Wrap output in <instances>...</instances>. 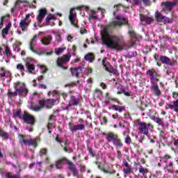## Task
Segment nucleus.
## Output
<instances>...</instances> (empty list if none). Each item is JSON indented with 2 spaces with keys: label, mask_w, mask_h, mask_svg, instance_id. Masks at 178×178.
Segmentation results:
<instances>
[{
  "label": "nucleus",
  "mask_w": 178,
  "mask_h": 178,
  "mask_svg": "<svg viewBox=\"0 0 178 178\" xmlns=\"http://www.w3.org/2000/svg\"><path fill=\"white\" fill-rule=\"evenodd\" d=\"M115 19L116 20L104 26L102 31V42L110 49L123 51L124 46L120 43L123 41V36L111 35L109 34V31L111 29H120L122 26H127L129 31H133V26L129 24V20L123 15H118Z\"/></svg>",
  "instance_id": "nucleus-1"
},
{
  "label": "nucleus",
  "mask_w": 178,
  "mask_h": 178,
  "mask_svg": "<svg viewBox=\"0 0 178 178\" xmlns=\"http://www.w3.org/2000/svg\"><path fill=\"white\" fill-rule=\"evenodd\" d=\"M13 118L15 119L19 118L21 120H23L24 123L31 126V127H33V126H35V123H37L35 117L30 114L27 111H24L22 114V110H14Z\"/></svg>",
  "instance_id": "nucleus-2"
},
{
  "label": "nucleus",
  "mask_w": 178,
  "mask_h": 178,
  "mask_svg": "<svg viewBox=\"0 0 178 178\" xmlns=\"http://www.w3.org/2000/svg\"><path fill=\"white\" fill-rule=\"evenodd\" d=\"M15 92H11L10 90L8 91V96L9 98L13 97H27L29 94V89L26 87V83H22L20 81H17L14 83Z\"/></svg>",
  "instance_id": "nucleus-3"
},
{
  "label": "nucleus",
  "mask_w": 178,
  "mask_h": 178,
  "mask_svg": "<svg viewBox=\"0 0 178 178\" xmlns=\"http://www.w3.org/2000/svg\"><path fill=\"white\" fill-rule=\"evenodd\" d=\"M70 58H72V55L70 54H64L62 57H58L56 61L57 67H60V69H63V70H67L69 66L65 65L70 62Z\"/></svg>",
  "instance_id": "nucleus-4"
},
{
  "label": "nucleus",
  "mask_w": 178,
  "mask_h": 178,
  "mask_svg": "<svg viewBox=\"0 0 178 178\" xmlns=\"http://www.w3.org/2000/svg\"><path fill=\"white\" fill-rule=\"evenodd\" d=\"M149 127L153 129L154 125H152L151 123L147 124V122H139L138 123V131L140 133V134H144V136H148V134L149 133Z\"/></svg>",
  "instance_id": "nucleus-5"
},
{
  "label": "nucleus",
  "mask_w": 178,
  "mask_h": 178,
  "mask_svg": "<svg viewBox=\"0 0 178 178\" xmlns=\"http://www.w3.org/2000/svg\"><path fill=\"white\" fill-rule=\"evenodd\" d=\"M38 38V35H35L33 38L31 39L30 43H29V49L30 50L33 52L34 54H36L37 55L41 56V55H52V51L45 52V51H37V50L34 49V47H35V40Z\"/></svg>",
  "instance_id": "nucleus-6"
},
{
  "label": "nucleus",
  "mask_w": 178,
  "mask_h": 178,
  "mask_svg": "<svg viewBox=\"0 0 178 178\" xmlns=\"http://www.w3.org/2000/svg\"><path fill=\"white\" fill-rule=\"evenodd\" d=\"M108 58L105 57L102 60V65L104 67V69H105L106 72H108V73H112V70L115 74H118V70H113V66L111 65V63L109 61H107Z\"/></svg>",
  "instance_id": "nucleus-7"
},
{
  "label": "nucleus",
  "mask_w": 178,
  "mask_h": 178,
  "mask_svg": "<svg viewBox=\"0 0 178 178\" xmlns=\"http://www.w3.org/2000/svg\"><path fill=\"white\" fill-rule=\"evenodd\" d=\"M146 74L149 76L151 83H152V81H159V79H158V77H160L161 75L158 74V72H156L155 69L152 68L148 70Z\"/></svg>",
  "instance_id": "nucleus-8"
},
{
  "label": "nucleus",
  "mask_w": 178,
  "mask_h": 178,
  "mask_svg": "<svg viewBox=\"0 0 178 178\" xmlns=\"http://www.w3.org/2000/svg\"><path fill=\"white\" fill-rule=\"evenodd\" d=\"M151 84L152 85L150 87V90L152 92H153V94L156 95V97H161V95H162V92L161 91V89H159V86L158 85V82L152 81Z\"/></svg>",
  "instance_id": "nucleus-9"
},
{
  "label": "nucleus",
  "mask_w": 178,
  "mask_h": 178,
  "mask_svg": "<svg viewBox=\"0 0 178 178\" xmlns=\"http://www.w3.org/2000/svg\"><path fill=\"white\" fill-rule=\"evenodd\" d=\"M54 99H40L38 102L39 105H42L43 108H47V109H52L54 106Z\"/></svg>",
  "instance_id": "nucleus-10"
},
{
  "label": "nucleus",
  "mask_w": 178,
  "mask_h": 178,
  "mask_svg": "<svg viewBox=\"0 0 178 178\" xmlns=\"http://www.w3.org/2000/svg\"><path fill=\"white\" fill-rule=\"evenodd\" d=\"M38 140L40 138H35V139H29V140H26L24 138L22 139V142L25 145H29L31 147H34L35 148H37L38 147Z\"/></svg>",
  "instance_id": "nucleus-11"
},
{
  "label": "nucleus",
  "mask_w": 178,
  "mask_h": 178,
  "mask_svg": "<svg viewBox=\"0 0 178 178\" xmlns=\"http://www.w3.org/2000/svg\"><path fill=\"white\" fill-rule=\"evenodd\" d=\"M102 136H106V140L108 143H113L118 138L119 136L118 134L113 132H108V134L103 132Z\"/></svg>",
  "instance_id": "nucleus-12"
},
{
  "label": "nucleus",
  "mask_w": 178,
  "mask_h": 178,
  "mask_svg": "<svg viewBox=\"0 0 178 178\" xmlns=\"http://www.w3.org/2000/svg\"><path fill=\"white\" fill-rule=\"evenodd\" d=\"M140 21L142 22H145L147 24H152L154 22H155V19L152 17H148L147 15H145L144 14H140L139 15Z\"/></svg>",
  "instance_id": "nucleus-13"
},
{
  "label": "nucleus",
  "mask_w": 178,
  "mask_h": 178,
  "mask_svg": "<svg viewBox=\"0 0 178 178\" xmlns=\"http://www.w3.org/2000/svg\"><path fill=\"white\" fill-rule=\"evenodd\" d=\"M47 13H48V10L46 8H42L39 10V14L37 17L38 24L40 25L42 23V20L45 17Z\"/></svg>",
  "instance_id": "nucleus-14"
},
{
  "label": "nucleus",
  "mask_w": 178,
  "mask_h": 178,
  "mask_svg": "<svg viewBox=\"0 0 178 178\" xmlns=\"http://www.w3.org/2000/svg\"><path fill=\"white\" fill-rule=\"evenodd\" d=\"M67 163L68 165L69 170H70L72 172V176H74V177L79 176V170H77L74 163H73V162H72L69 160Z\"/></svg>",
  "instance_id": "nucleus-15"
},
{
  "label": "nucleus",
  "mask_w": 178,
  "mask_h": 178,
  "mask_svg": "<svg viewBox=\"0 0 178 178\" xmlns=\"http://www.w3.org/2000/svg\"><path fill=\"white\" fill-rule=\"evenodd\" d=\"M176 5H177V0H175L173 2L165 1L161 3V6L165 8V9H168V10H172Z\"/></svg>",
  "instance_id": "nucleus-16"
},
{
  "label": "nucleus",
  "mask_w": 178,
  "mask_h": 178,
  "mask_svg": "<svg viewBox=\"0 0 178 178\" xmlns=\"http://www.w3.org/2000/svg\"><path fill=\"white\" fill-rule=\"evenodd\" d=\"M83 67H76L75 68H70L72 76L79 77L81 73H83Z\"/></svg>",
  "instance_id": "nucleus-17"
},
{
  "label": "nucleus",
  "mask_w": 178,
  "mask_h": 178,
  "mask_svg": "<svg viewBox=\"0 0 178 178\" xmlns=\"http://www.w3.org/2000/svg\"><path fill=\"white\" fill-rule=\"evenodd\" d=\"M122 166H124L127 168H123L122 172L124 175H130L131 173V166L129 165V163L126 159H124L122 161Z\"/></svg>",
  "instance_id": "nucleus-18"
},
{
  "label": "nucleus",
  "mask_w": 178,
  "mask_h": 178,
  "mask_svg": "<svg viewBox=\"0 0 178 178\" xmlns=\"http://www.w3.org/2000/svg\"><path fill=\"white\" fill-rule=\"evenodd\" d=\"M160 60L161 63H163L164 65H168L169 66H175V63L172 62L170 60V58H169V57L168 56H161Z\"/></svg>",
  "instance_id": "nucleus-19"
},
{
  "label": "nucleus",
  "mask_w": 178,
  "mask_h": 178,
  "mask_svg": "<svg viewBox=\"0 0 178 178\" xmlns=\"http://www.w3.org/2000/svg\"><path fill=\"white\" fill-rule=\"evenodd\" d=\"M80 104V99L75 96H71L69 101V106H77Z\"/></svg>",
  "instance_id": "nucleus-20"
},
{
  "label": "nucleus",
  "mask_w": 178,
  "mask_h": 178,
  "mask_svg": "<svg viewBox=\"0 0 178 178\" xmlns=\"http://www.w3.org/2000/svg\"><path fill=\"white\" fill-rule=\"evenodd\" d=\"M165 109H171L178 113V99L172 102V104H168V107H165Z\"/></svg>",
  "instance_id": "nucleus-21"
},
{
  "label": "nucleus",
  "mask_w": 178,
  "mask_h": 178,
  "mask_svg": "<svg viewBox=\"0 0 178 178\" xmlns=\"http://www.w3.org/2000/svg\"><path fill=\"white\" fill-rule=\"evenodd\" d=\"M106 99L107 102H109V101H111L112 102H116L117 104H118V105H123V104H122V102L119 101V99L111 97L109 95V92H106Z\"/></svg>",
  "instance_id": "nucleus-22"
},
{
  "label": "nucleus",
  "mask_w": 178,
  "mask_h": 178,
  "mask_svg": "<svg viewBox=\"0 0 178 178\" xmlns=\"http://www.w3.org/2000/svg\"><path fill=\"white\" fill-rule=\"evenodd\" d=\"M113 145L115 147L116 149L122 148L123 147L122 139L119 136H117V138L113 142Z\"/></svg>",
  "instance_id": "nucleus-23"
},
{
  "label": "nucleus",
  "mask_w": 178,
  "mask_h": 178,
  "mask_svg": "<svg viewBox=\"0 0 178 178\" xmlns=\"http://www.w3.org/2000/svg\"><path fill=\"white\" fill-rule=\"evenodd\" d=\"M76 9V8H72L70 11V15H69V20L70 23H73L74 20H76V18L77 17V14L76 12H74V10Z\"/></svg>",
  "instance_id": "nucleus-24"
},
{
  "label": "nucleus",
  "mask_w": 178,
  "mask_h": 178,
  "mask_svg": "<svg viewBox=\"0 0 178 178\" xmlns=\"http://www.w3.org/2000/svg\"><path fill=\"white\" fill-rule=\"evenodd\" d=\"M40 41L43 45H49L52 41V35L44 36Z\"/></svg>",
  "instance_id": "nucleus-25"
},
{
  "label": "nucleus",
  "mask_w": 178,
  "mask_h": 178,
  "mask_svg": "<svg viewBox=\"0 0 178 178\" xmlns=\"http://www.w3.org/2000/svg\"><path fill=\"white\" fill-rule=\"evenodd\" d=\"M154 17L158 23H162L165 15H163L159 11L156 10L154 13Z\"/></svg>",
  "instance_id": "nucleus-26"
},
{
  "label": "nucleus",
  "mask_w": 178,
  "mask_h": 178,
  "mask_svg": "<svg viewBox=\"0 0 178 178\" xmlns=\"http://www.w3.org/2000/svg\"><path fill=\"white\" fill-rule=\"evenodd\" d=\"M30 26V22L26 20H22L19 23V27L21 28L22 31H27V27Z\"/></svg>",
  "instance_id": "nucleus-27"
},
{
  "label": "nucleus",
  "mask_w": 178,
  "mask_h": 178,
  "mask_svg": "<svg viewBox=\"0 0 178 178\" xmlns=\"http://www.w3.org/2000/svg\"><path fill=\"white\" fill-rule=\"evenodd\" d=\"M84 59L89 62V63H92L95 60V55L92 53H88L84 56Z\"/></svg>",
  "instance_id": "nucleus-28"
},
{
  "label": "nucleus",
  "mask_w": 178,
  "mask_h": 178,
  "mask_svg": "<svg viewBox=\"0 0 178 178\" xmlns=\"http://www.w3.org/2000/svg\"><path fill=\"white\" fill-rule=\"evenodd\" d=\"M10 27H12V24L8 23L4 29L1 31L2 37L5 38L6 35L9 34V30H10Z\"/></svg>",
  "instance_id": "nucleus-29"
},
{
  "label": "nucleus",
  "mask_w": 178,
  "mask_h": 178,
  "mask_svg": "<svg viewBox=\"0 0 178 178\" xmlns=\"http://www.w3.org/2000/svg\"><path fill=\"white\" fill-rule=\"evenodd\" d=\"M124 143L125 144H127V145H134V147H138V145H137V143H133L131 140V137H130V136L127 135L125 138H124Z\"/></svg>",
  "instance_id": "nucleus-30"
},
{
  "label": "nucleus",
  "mask_w": 178,
  "mask_h": 178,
  "mask_svg": "<svg viewBox=\"0 0 178 178\" xmlns=\"http://www.w3.org/2000/svg\"><path fill=\"white\" fill-rule=\"evenodd\" d=\"M76 130H86V126L83 124H76L74 125L72 128H71V131H76Z\"/></svg>",
  "instance_id": "nucleus-31"
},
{
  "label": "nucleus",
  "mask_w": 178,
  "mask_h": 178,
  "mask_svg": "<svg viewBox=\"0 0 178 178\" xmlns=\"http://www.w3.org/2000/svg\"><path fill=\"white\" fill-rule=\"evenodd\" d=\"M70 144L69 143H67V140H65L64 142V145L63 147H62V148H63V151H65V152H68L69 154H72V152H73V149L72 148H67V147H69Z\"/></svg>",
  "instance_id": "nucleus-32"
},
{
  "label": "nucleus",
  "mask_w": 178,
  "mask_h": 178,
  "mask_svg": "<svg viewBox=\"0 0 178 178\" xmlns=\"http://www.w3.org/2000/svg\"><path fill=\"white\" fill-rule=\"evenodd\" d=\"M0 137L5 140H9V134L2 129H0Z\"/></svg>",
  "instance_id": "nucleus-33"
},
{
  "label": "nucleus",
  "mask_w": 178,
  "mask_h": 178,
  "mask_svg": "<svg viewBox=\"0 0 178 178\" xmlns=\"http://www.w3.org/2000/svg\"><path fill=\"white\" fill-rule=\"evenodd\" d=\"M25 67L29 73H33V72L35 70V65H34V64L26 63Z\"/></svg>",
  "instance_id": "nucleus-34"
},
{
  "label": "nucleus",
  "mask_w": 178,
  "mask_h": 178,
  "mask_svg": "<svg viewBox=\"0 0 178 178\" xmlns=\"http://www.w3.org/2000/svg\"><path fill=\"white\" fill-rule=\"evenodd\" d=\"M152 120H154L155 123H157L159 126H165V123H163V120H162V118L154 117L152 118Z\"/></svg>",
  "instance_id": "nucleus-35"
},
{
  "label": "nucleus",
  "mask_w": 178,
  "mask_h": 178,
  "mask_svg": "<svg viewBox=\"0 0 178 178\" xmlns=\"http://www.w3.org/2000/svg\"><path fill=\"white\" fill-rule=\"evenodd\" d=\"M39 155L41 158H44V156H48V149L43 148L40 150Z\"/></svg>",
  "instance_id": "nucleus-36"
},
{
  "label": "nucleus",
  "mask_w": 178,
  "mask_h": 178,
  "mask_svg": "<svg viewBox=\"0 0 178 178\" xmlns=\"http://www.w3.org/2000/svg\"><path fill=\"white\" fill-rule=\"evenodd\" d=\"M6 73H8V71H6V69L5 67H1L0 68V78L6 77Z\"/></svg>",
  "instance_id": "nucleus-37"
},
{
  "label": "nucleus",
  "mask_w": 178,
  "mask_h": 178,
  "mask_svg": "<svg viewBox=\"0 0 178 178\" xmlns=\"http://www.w3.org/2000/svg\"><path fill=\"white\" fill-rule=\"evenodd\" d=\"M17 70H19V72H22V76H23V74H24V72H26V69L24 68V65H23L21 63H19V64L17 65Z\"/></svg>",
  "instance_id": "nucleus-38"
},
{
  "label": "nucleus",
  "mask_w": 178,
  "mask_h": 178,
  "mask_svg": "<svg viewBox=\"0 0 178 178\" xmlns=\"http://www.w3.org/2000/svg\"><path fill=\"white\" fill-rule=\"evenodd\" d=\"M163 22L164 23V24H172L173 19H172V18H169L166 16L164 15V18L163 19Z\"/></svg>",
  "instance_id": "nucleus-39"
},
{
  "label": "nucleus",
  "mask_w": 178,
  "mask_h": 178,
  "mask_svg": "<svg viewBox=\"0 0 178 178\" xmlns=\"http://www.w3.org/2000/svg\"><path fill=\"white\" fill-rule=\"evenodd\" d=\"M31 109L35 112H40V111H41L42 109H44V107L42 105L35 106H32Z\"/></svg>",
  "instance_id": "nucleus-40"
},
{
  "label": "nucleus",
  "mask_w": 178,
  "mask_h": 178,
  "mask_svg": "<svg viewBox=\"0 0 178 178\" xmlns=\"http://www.w3.org/2000/svg\"><path fill=\"white\" fill-rule=\"evenodd\" d=\"M118 90H120V91H121V92L122 94H124V95H125V97H131V95L130 94V92H126V89L123 88H118Z\"/></svg>",
  "instance_id": "nucleus-41"
},
{
  "label": "nucleus",
  "mask_w": 178,
  "mask_h": 178,
  "mask_svg": "<svg viewBox=\"0 0 178 178\" xmlns=\"http://www.w3.org/2000/svg\"><path fill=\"white\" fill-rule=\"evenodd\" d=\"M139 173H142L143 176H145V175L148 173V170L146 168H144V167L140 166L139 168Z\"/></svg>",
  "instance_id": "nucleus-42"
},
{
  "label": "nucleus",
  "mask_w": 178,
  "mask_h": 178,
  "mask_svg": "<svg viewBox=\"0 0 178 178\" xmlns=\"http://www.w3.org/2000/svg\"><path fill=\"white\" fill-rule=\"evenodd\" d=\"M38 66L40 67L42 73L44 74V73H47L48 72V68L45 65H41L40 64H38Z\"/></svg>",
  "instance_id": "nucleus-43"
},
{
  "label": "nucleus",
  "mask_w": 178,
  "mask_h": 178,
  "mask_svg": "<svg viewBox=\"0 0 178 178\" xmlns=\"http://www.w3.org/2000/svg\"><path fill=\"white\" fill-rule=\"evenodd\" d=\"M5 52L7 58H9V56H12V51H10V49H9V47L6 46L5 47Z\"/></svg>",
  "instance_id": "nucleus-44"
},
{
  "label": "nucleus",
  "mask_w": 178,
  "mask_h": 178,
  "mask_svg": "<svg viewBox=\"0 0 178 178\" xmlns=\"http://www.w3.org/2000/svg\"><path fill=\"white\" fill-rule=\"evenodd\" d=\"M50 20H56V17L55 15H52L51 17H46V23L47 24L49 25Z\"/></svg>",
  "instance_id": "nucleus-45"
},
{
  "label": "nucleus",
  "mask_w": 178,
  "mask_h": 178,
  "mask_svg": "<svg viewBox=\"0 0 178 178\" xmlns=\"http://www.w3.org/2000/svg\"><path fill=\"white\" fill-rule=\"evenodd\" d=\"M67 161H69V160L66 157H63L57 161V162L61 165L65 163V162L67 163Z\"/></svg>",
  "instance_id": "nucleus-46"
},
{
  "label": "nucleus",
  "mask_w": 178,
  "mask_h": 178,
  "mask_svg": "<svg viewBox=\"0 0 178 178\" xmlns=\"http://www.w3.org/2000/svg\"><path fill=\"white\" fill-rule=\"evenodd\" d=\"M168 159H172V156H170L169 154H165L163 157V161L164 162V163H168Z\"/></svg>",
  "instance_id": "nucleus-47"
},
{
  "label": "nucleus",
  "mask_w": 178,
  "mask_h": 178,
  "mask_svg": "<svg viewBox=\"0 0 178 178\" xmlns=\"http://www.w3.org/2000/svg\"><path fill=\"white\" fill-rule=\"evenodd\" d=\"M63 51H65V49L63 48L59 47V48L55 49V54H56L57 55H60V54H62V52H63Z\"/></svg>",
  "instance_id": "nucleus-48"
},
{
  "label": "nucleus",
  "mask_w": 178,
  "mask_h": 178,
  "mask_svg": "<svg viewBox=\"0 0 178 178\" xmlns=\"http://www.w3.org/2000/svg\"><path fill=\"white\" fill-rule=\"evenodd\" d=\"M128 34L129 35L131 40H133V38H136V32H134V31H128Z\"/></svg>",
  "instance_id": "nucleus-49"
},
{
  "label": "nucleus",
  "mask_w": 178,
  "mask_h": 178,
  "mask_svg": "<svg viewBox=\"0 0 178 178\" xmlns=\"http://www.w3.org/2000/svg\"><path fill=\"white\" fill-rule=\"evenodd\" d=\"M6 176L7 178H19V175H10V172H7L6 174Z\"/></svg>",
  "instance_id": "nucleus-50"
},
{
  "label": "nucleus",
  "mask_w": 178,
  "mask_h": 178,
  "mask_svg": "<svg viewBox=\"0 0 178 178\" xmlns=\"http://www.w3.org/2000/svg\"><path fill=\"white\" fill-rule=\"evenodd\" d=\"M88 152L92 155V158H95L97 154H95V151L92 149V148H89L88 149Z\"/></svg>",
  "instance_id": "nucleus-51"
},
{
  "label": "nucleus",
  "mask_w": 178,
  "mask_h": 178,
  "mask_svg": "<svg viewBox=\"0 0 178 178\" xmlns=\"http://www.w3.org/2000/svg\"><path fill=\"white\" fill-rule=\"evenodd\" d=\"M172 140L174 143V145L175 147H178V139H176V138L173 137V136H171Z\"/></svg>",
  "instance_id": "nucleus-52"
},
{
  "label": "nucleus",
  "mask_w": 178,
  "mask_h": 178,
  "mask_svg": "<svg viewBox=\"0 0 178 178\" xmlns=\"http://www.w3.org/2000/svg\"><path fill=\"white\" fill-rule=\"evenodd\" d=\"M117 111H118V112H120V113H122V112H123V111H126V107H124V106H119L118 107V108H117Z\"/></svg>",
  "instance_id": "nucleus-53"
},
{
  "label": "nucleus",
  "mask_w": 178,
  "mask_h": 178,
  "mask_svg": "<svg viewBox=\"0 0 178 178\" xmlns=\"http://www.w3.org/2000/svg\"><path fill=\"white\" fill-rule=\"evenodd\" d=\"M6 17V16L1 17V21H0V29H2V27H3V20L5 19Z\"/></svg>",
  "instance_id": "nucleus-54"
},
{
  "label": "nucleus",
  "mask_w": 178,
  "mask_h": 178,
  "mask_svg": "<svg viewBox=\"0 0 178 178\" xmlns=\"http://www.w3.org/2000/svg\"><path fill=\"white\" fill-rule=\"evenodd\" d=\"M100 87H102V88H103V90H106L108 88V86L106 85V83L102 82L100 83Z\"/></svg>",
  "instance_id": "nucleus-55"
},
{
  "label": "nucleus",
  "mask_w": 178,
  "mask_h": 178,
  "mask_svg": "<svg viewBox=\"0 0 178 178\" xmlns=\"http://www.w3.org/2000/svg\"><path fill=\"white\" fill-rule=\"evenodd\" d=\"M172 97L174 98L175 99H177V98H178V92H172Z\"/></svg>",
  "instance_id": "nucleus-56"
},
{
  "label": "nucleus",
  "mask_w": 178,
  "mask_h": 178,
  "mask_svg": "<svg viewBox=\"0 0 178 178\" xmlns=\"http://www.w3.org/2000/svg\"><path fill=\"white\" fill-rule=\"evenodd\" d=\"M38 87L39 88H42V90H47V85L44 83H40Z\"/></svg>",
  "instance_id": "nucleus-57"
},
{
  "label": "nucleus",
  "mask_w": 178,
  "mask_h": 178,
  "mask_svg": "<svg viewBox=\"0 0 178 178\" xmlns=\"http://www.w3.org/2000/svg\"><path fill=\"white\" fill-rule=\"evenodd\" d=\"M118 159H120L122 157V152L120 150L117 151Z\"/></svg>",
  "instance_id": "nucleus-58"
},
{
  "label": "nucleus",
  "mask_w": 178,
  "mask_h": 178,
  "mask_svg": "<svg viewBox=\"0 0 178 178\" xmlns=\"http://www.w3.org/2000/svg\"><path fill=\"white\" fill-rule=\"evenodd\" d=\"M143 2L147 6H149V5H151V1L149 0H143Z\"/></svg>",
  "instance_id": "nucleus-59"
},
{
  "label": "nucleus",
  "mask_w": 178,
  "mask_h": 178,
  "mask_svg": "<svg viewBox=\"0 0 178 178\" xmlns=\"http://www.w3.org/2000/svg\"><path fill=\"white\" fill-rule=\"evenodd\" d=\"M80 172H81L82 173H84V172H86V165H80Z\"/></svg>",
  "instance_id": "nucleus-60"
},
{
  "label": "nucleus",
  "mask_w": 178,
  "mask_h": 178,
  "mask_svg": "<svg viewBox=\"0 0 178 178\" xmlns=\"http://www.w3.org/2000/svg\"><path fill=\"white\" fill-rule=\"evenodd\" d=\"M56 169H61L62 168V164H60L58 161H56Z\"/></svg>",
  "instance_id": "nucleus-61"
},
{
  "label": "nucleus",
  "mask_w": 178,
  "mask_h": 178,
  "mask_svg": "<svg viewBox=\"0 0 178 178\" xmlns=\"http://www.w3.org/2000/svg\"><path fill=\"white\" fill-rule=\"evenodd\" d=\"M166 168H170V169H173V161H170L167 165Z\"/></svg>",
  "instance_id": "nucleus-62"
},
{
  "label": "nucleus",
  "mask_w": 178,
  "mask_h": 178,
  "mask_svg": "<svg viewBox=\"0 0 178 178\" xmlns=\"http://www.w3.org/2000/svg\"><path fill=\"white\" fill-rule=\"evenodd\" d=\"M54 126V123L52 122H49L47 124V130H51L52 129V127Z\"/></svg>",
  "instance_id": "nucleus-63"
},
{
  "label": "nucleus",
  "mask_w": 178,
  "mask_h": 178,
  "mask_svg": "<svg viewBox=\"0 0 178 178\" xmlns=\"http://www.w3.org/2000/svg\"><path fill=\"white\" fill-rule=\"evenodd\" d=\"M95 92L99 94L100 95H102V94H104V92H102V90L99 89H95Z\"/></svg>",
  "instance_id": "nucleus-64"
}]
</instances>
